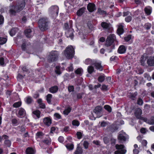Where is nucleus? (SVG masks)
I'll return each mask as SVG.
<instances>
[{"instance_id":"34","label":"nucleus","mask_w":154,"mask_h":154,"mask_svg":"<svg viewBox=\"0 0 154 154\" xmlns=\"http://www.w3.org/2000/svg\"><path fill=\"white\" fill-rule=\"evenodd\" d=\"M85 63L86 64H94L92 62V60L90 59H87L86 60Z\"/></svg>"},{"instance_id":"46","label":"nucleus","mask_w":154,"mask_h":154,"mask_svg":"<svg viewBox=\"0 0 154 154\" xmlns=\"http://www.w3.org/2000/svg\"><path fill=\"white\" fill-rule=\"evenodd\" d=\"M21 105V103L20 102H16L13 105L14 107H19Z\"/></svg>"},{"instance_id":"13","label":"nucleus","mask_w":154,"mask_h":154,"mask_svg":"<svg viewBox=\"0 0 154 154\" xmlns=\"http://www.w3.org/2000/svg\"><path fill=\"white\" fill-rule=\"evenodd\" d=\"M126 134L125 133H120L119 136L118 138L120 140L122 141H125L126 140Z\"/></svg>"},{"instance_id":"16","label":"nucleus","mask_w":154,"mask_h":154,"mask_svg":"<svg viewBox=\"0 0 154 154\" xmlns=\"http://www.w3.org/2000/svg\"><path fill=\"white\" fill-rule=\"evenodd\" d=\"M126 49V48L125 46L123 45H121L119 47L118 51L119 53L123 54L125 52Z\"/></svg>"},{"instance_id":"63","label":"nucleus","mask_w":154,"mask_h":154,"mask_svg":"<svg viewBox=\"0 0 154 154\" xmlns=\"http://www.w3.org/2000/svg\"><path fill=\"white\" fill-rule=\"evenodd\" d=\"M12 122L13 124H16L17 122V120L15 119H13L12 120Z\"/></svg>"},{"instance_id":"52","label":"nucleus","mask_w":154,"mask_h":154,"mask_svg":"<svg viewBox=\"0 0 154 154\" xmlns=\"http://www.w3.org/2000/svg\"><path fill=\"white\" fill-rule=\"evenodd\" d=\"M131 35H129L127 37H125V40L126 41H128L131 39Z\"/></svg>"},{"instance_id":"60","label":"nucleus","mask_w":154,"mask_h":154,"mask_svg":"<svg viewBox=\"0 0 154 154\" xmlns=\"http://www.w3.org/2000/svg\"><path fill=\"white\" fill-rule=\"evenodd\" d=\"M58 141L60 143H62L63 141V138L62 137H60L58 139Z\"/></svg>"},{"instance_id":"56","label":"nucleus","mask_w":154,"mask_h":154,"mask_svg":"<svg viewBox=\"0 0 154 154\" xmlns=\"http://www.w3.org/2000/svg\"><path fill=\"white\" fill-rule=\"evenodd\" d=\"M74 89L73 86H69L68 87V90L69 92H71L73 91Z\"/></svg>"},{"instance_id":"26","label":"nucleus","mask_w":154,"mask_h":154,"mask_svg":"<svg viewBox=\"0 0 154 154\" xmlns=\"http://www.w3.org/2000/svg\"><path fill=\"white\" fill-rule=\"evenodd\" d=\"M29 47L27 43H24L22 45V48L23 50L26 51L28 49Z\"/></svg>"},{"instance_id":"55","label":"nucleus","mask_w":154,"mask_h":154,"mask_svg":"<svg viewBox=\"0 0 154 154\" xmlns=\"http://www.w3.org/2000/svg\"><path fill=\"white\" fill-rule=\"evenodd\" d=\"M137 103L139 105H142L143 103V101L142 99L139 98L137 100Z\"/></svg>"},{"instance_id":"15","label":"nucleus","mask_w":154,"mask_h":154,"mask_svg":"<svg viewBox=\"0 0 154 154\" xmlns=\"http://www.w3.org/2000/svg\"><path fill=\"white\" fill-rule=\"evenodd\" d=\"M32 31L30 29H27L25 30V35L26 37L27 38H30L32 36V35L31 34Z\"/></svg>"},{"instance_id":"42","label":"nucleus","mask_w":154,"mask_h":154,"mask_svg":"<svg viewBox=\"0 0 154 154\" xmlns=\"http://www.w3.org/2000/svg\"><path fill=\"white\" fill-rule=\"evenodd\" d=\"M83 71L81 69L78 68L75 71V73L77 74H81Z\"/></svg>"},{"instance_id":"43","label":"nucleus","mask_w":154,"mask_h":154,"mask_svg":"<svg viewBox=\"0 0 154 154\" xmlns=\"http://www.w3.org/2000/svg\"><path fill=\"white\" fill-rule=\"evenodd\" d=\"M137 92H136L134 94L132 93L131 94L130 97L132 99L134 100V98H135V97L137 96Z\"/></svg>"},{"instance_id":"14","label":"nucleus","mask_w":154,"mask_h":154,"mask_svg":"<svg viewBox=\"0 0 154 154\" xmlns=\"http://www.w3.org/2000/svg\"><path fill=\"white\" fill-rule=\"evenodd\" d=\"M51 10L53 11V14L55 16H56L58 14V8L57 6L52 7L51 8Z\"/></svg>"},{"instance_id":"18","label":"nucleus","mask_w":154,"mask_h":154,"mask_svg":"<svg viewBox=\"0 0 154 154\" xmlns=\"http://www.w3.org/2000/svg\"><path fill=\"white\" fill-rule=\"evenodd\" d=\"M116 149L119 150L120 152L123 150H126L124 149L125 146L123 145L116 144L115 146Z\"/></svg>"},{"instance_id":"49","label":"nucleus","mask_w":154,"mask_h":154,"mask_svg":"<svg viewBox=\"0 0 154 154\" xmlns=\"http://www.w3.org/2000/svg\"><path fill=\"white\" fill-rule=\"evenodd\" d=\"M144 77L145 78H146L149 81H150L151 79V77L147 74L145 73L144 74Z\"/></svg>"},{"instance_id":"1","label":"nucleus","mask_w":154,"mask_h":154,"mask_svg":"<svg viewBox=\"0 0 154 154\" xmlns=\"http://www.w3.org/2000/svg\"><path fill=\"white\" fill-rule=\"evenodd\" d=\"M25 5V2L23 1L21 4H18L16 6L11 5L10 6L9 12L12 15H15L17 12H18L23 9Z\"/></svg>"},{"instance_id":"40","label":"nucleus","mask_w":154,"mask_h":154,"mask_svg":"<svg viewBox=\"0 0 154 154\" xmlns=\"http://www.w3.org/2000/svg\"><path fill=\"white\" fill-rule=\"evenodd\" d=\"M105 79V77L103 75L100 76L98 78V81L100 82H103Z\"/></svg>"},{"instance_id":"24","label":"nucleus","mask_w":154,"mask_h":154,"mask_svg":"<svg viewBox=\"0 0 154 154\" xmlns=\"http://www.w3.org/2000/svg\"><path fill=\"white\" fill-rule=\"evenodd\" d=\"M101 26L104 28L108 29L110 25L105 22H103L101 23Z\"/></svg>"},{"instance_id":"31","label":"nucleus","mask_w":154,"mask_h":154,"mask_svg":"<svg viewBox=\"0 0 154 154\" xmlns=\"http://www.w3.org/2000/svg\"><path fill=\"white\" fill-rule=\"evenodd\" d=\"M88 71L89 73H92L94 71V67L91 66H89L88 68Z\"/></svg>"},{"instance_id":"6","label":"nucleus","mask_w":154,"mask_h":154,"mask_svg":"<svg viewBox=\"0 0 154 154\" xmlns=\"http://www.w3.org/2000/svg\"><path fill=\"white\" fill-rule=\"evenodd\" d=\"M142 111L139 108L136 109L135 110L134 114L136 118L138 119H141L146 121V119L141 117Z\"/></svg>"},{"instance_id":"64","label":"nucleus","mask_w":154,"mask_h":154,"mask_svg":"<svg viewBox=\"0 0 154 154\" xmlns=\"http://www.w3.org/2000/svg\"><path fill=\"white\" fill-rule=\"evenodd\" d=\"M142 143L143 146H146L147 143V142L146 140H143L142 141Z\"/></svg>"},{"instance_id":"33","label":"nucleus","mask_w":154,"mask_h":154,"mask_svg":"<svg viewBox=\"0 0 154 154\" xmlns=\"http://www.w3.org/2000/svg\"><path fill=\"white\" fill-rule=\"evenodd\" d=\"M148 123L150 125H154V117H151L148 120Z\"/></svg>"},{"instance_id":"45","label":"nucleus","mask_w":154,"mask_h":154,"mask_svg":"<svg viewBox=\"0 0 154 154\" xmlns=\"http://www.w3.org/2000/svg\"><path fill=\"white\" fill-rule=\"evenodd\" d=\"M5 143L8 147H10L11 145L10 141L8 140H6L5 141Z\"/></svg>"},{"instance_id":"44","label":"nucleus","mask_w":154,"mask_h":154,"mask_svg":"<svg viewBox=\"0 0 154 154\" xmlns=\"http://www.w3.org/2000/svg\"><path fill=\"white\" fill-rule=\"evenodd\" d=\"M145 11L146 13L148 15H149L151 12V10L147 8H145Z\"/></svg>"},{"instance_id":"23","label":"nucleus","mask_w":154,"mask_h":154,"mask_svg":"<svg viewBox=\"0 0 154 154\" xmlns=\"http://www.w3.org/2000/svg\"><path fill=\"white\" fill-rule=\"evenodd\" d=\"M82 150L81 148L78 146L76 151L75 152V154H82Z\"/></svg>"},{"instance_id":"59","label":"nucleus","mask_w":154,"mask_h":154,"mask_svg":"<svg viewBox=\"0 0 154 154\" xmlns=\"http://www.w3.org/2000/svg\"><path fill=\"white\" fill-rule=\"evenodd\" d=\"M39 107L42 109H44L45 108V105L43 103H41L39 104Z\"/></svg>"},{"instance_id":"58","label":"nucleus","mask_w":154,"mask_h":154,"mask_svg":"<svg viewBox=\"0 0 154 154\" xmlns=\"http://www.w3.org/2000/svg\"><path fill=\"white\" fill-rule=\"evenodd\" d=\"M4 63V58L2 57L0 58V64L1 65H3Z\"/></svg>"},{"instance_id":"32","label":"nucleus","mask_w":154,"mask_h":154,"mask_svg":"<svg viewBox=\"0 0 154 154\" xmlns=\"http://www.w3.org/2000/svg\"><path fill=\"white\" fill-rule=\"evenodd\" d=\"M6 38L0 37V44L2 45L5 43L7 42Z\"/></svg>"},{"instance_id":"8","label":"nucleus","mask_w":154,"mask_h":154,"mask_svg":"<svg viewBox=\"0 0 154 154\" xmlns=\"http://www.w3.org/2000/svg\"><path fill=\"white\" fill-rule=\"evenodd\" d=\"M87 9L90 12H92L96 10L95 5L93 3H89L87 6Z\"/></svg>"},{"instance_id":"25","label":"nucleus","mask_w":154,"mask_h":154,"mask_svg":"<svg viewBox=\"0 0 154 154\" xmlns=\"http://www.w3.org/2000/svg\"><path fill=\"white\" fill-rule=\"evenodd\" d=\"M32 113L34 115H35L38 118H39L40 117V112L39 110H36L35 111H34L32 112Z\"/></svg>"},{"instance_id":"38","label":"nucleus","mask_w":154,"mask_h":154,"mask_svg":"<svg viewBox=\"0 0 154 154\" xmlns=\"http://www.w3.org/2000/svg\"><path fill=\"white\" fill-rule=\"evenodd\" d=\"M104 108L109 112H111L112 111V109L110 106L109 105H105L104 106Z\"/></svg>"},{"instance_id":"4","label":"nucleus","mask_w":154,"mask_h":154,"mask_svg":"<svg viewBox=\"0 0 154 154\" xmlns=\"http://www.w3.org/2000/svg\"><path fill=\"white\" fill-rule=\"evenodd\" d=\"M58 53L56 51H51L49 54L48 57V61L51 63L56 61L58 58Z\"/></svg>"},{"instance_id":"11","label":"nucleus","mask_w":154,"mask_h":154,"mask_svg":"<svg viewBox=\"0 0 154 154\" xmlns=\"http://www.w3.org/2000/svg\"><path fill=\"white\" fill-rule=\"evenodd\" d=\"M73 30L72 29H71L69 30H67L66 32V34L67 37H69L71 39H72L73 37Z\"/></svg>"},{"instance_id":"22","label":"nucleus","mask_w":154,"mask_h":154,"mask_svg":"<svg viewBox=\"0 0 154 154\" xmlns=\"http://www.w3.org/2000/svg\"><path fill=\"white\" fill-rule=\"evenodd\" d=\"M85 8H82L80 9L77 12V14L78 16H81L84 12Z\"/></svg>"},{"instance_id":"61","label":"nucleus","mask_w":154,"mask_h":154,"mask_svg":"<svg viewBox=\"0 0 154 154\" xmlns=\"http://www.w3.org/2000/svg\"><path fill=\"white\" fill-rule=\"evenodd\" d=\"M140 132L143 134H145L146 133V129L145 128H142L140 129Z\"/></svg>"},{"instance_id":"51","label":"nucleus","mask_w":154,"mask_h":154,"mask_svg":"<svg viewBox=\"0 0 154 154\" xmlns=\"http://www.w3.org/2000/svg\"><path fill=\"white\" fill-rule=\"evenodd\" d=\"M76 135L78 139H80L82 138V133L80 132H77L76 133Z\"/></svg>"},{"instance_id":"5","label":"nucleus","mask_w":154,"mask_h":154,"mask_svg":"<svg viewBox=\"0 0 154 154\" xmlns=\"http://www.w3.org/2000/svg\"><path fill=\"white\" fill-rule=\"evenodd\" d=\"M116 38L115 35L113 34L109 35L107 38L105 42V45L106 46L111 45L116 39Z\"/></svg>"},{"instance_id":"28","label":"nucleus","mask_w":154,"mask_h":154,"mask_svg":"<svg viewBox=\"0 0 154 154\" xmlns=\"http://www.w3.org/2000/svg\"><path fill=\"white\" fill-rule=\"evenodd\" d=\"M16 29L14 28L11 30L9 33L11 36H13L16 34Z\"/></svg>"},{"instance_id":"62","label":"nucleus","mask_w":154,"mask_h":154,"mask_svg":"<svg viewBox=\"0 0 154 154\" xmlns=\"http://www.w3.org/2000/svg\"><path fill=\"white\" fill-rule=\"evenodd\" d=\"M102 89L103 90H106L107 89V86L105 85H103L102 86Z\"/></svg>"},{"instance_id":"30","label":"nucleus","mask_w":154,"mask_h":154,"mask_svg":"<svg viewBox=\"0 0 154 154\" xmlns=\"http://www.w3.org/2000/svg\"><path fill=\"white\" fill-rule=\"evenodd\" d=\"M52 95L51 94H48L46 97V100L47 102L49 103H51V99L52 97Z\"/></svg>"},{"instance_id":"41","label":"nucleus","mask_w":154,"mask_h":154,"mask_svg":"<svg viewBox=\"0 0 154 154\" xmlns=\"http://www.w3.org/2000/svg\"><path fill=\"white\" fill-rule=\"evenodd\" d=\"M43 134L42 132H39L36 134V136L37 138H42L43 136Z\"/></svg>"},{"instance_id":"37","label":"nucleus","mask_w":154,"mask_h":154,"mask_svg":"<svg viewBox=\"0 0 154 154\" xmlns=\"http://www.w3.org/2000/svg\"><path fill=\"white\" fill-rule=\"evenodd\" d=\"M97 12L98 14L101 15L106 14V12L105 11L102 10L100 8L98 9Z\"/></svg>"},{"instance_id":"20","label":"nucleus","mask_w":154,"mask_h":154,"mask_svg":"<svg viewBox=\"0 0 154 154\" xmlns=\"http://www.w3.org/2000/svg\"><path fill=\"white\" fill-rule=\"evenodd\" d=\"M35 152L34 150L31 148H28L26 150V154H34Z\"/></svg>"},{"instance_id":"12","label":"nucleus","mask_w":154,"mask_h":154,"mask_svg":"<svg viewBox=\"0 0 154 154\" xmlns=\"http://www.w3.org/2000/svg\"><path fill=\"white\" fill-rule=\"evenodd\" d=\"M18 116L20 118L24 117L26 115L24 109L22 108L20 109L18 111Z\"/></svg>"},{"instance_id":"53","label":"nucleus","mask_w":154,"mask_h":154,"mask_svg":"<svg viewBox=\"0 0 154 154\" xmlns=\"http://www.w3.org/2000/svg\"><path fill=\"white\" fill-rule=\"evenodd\" d=\"M131 20V17L130 16H128L126 17L125 19V20L126 22H130Z\"/></svg>"},{"instance_id":"35","label":"nucleus","mask_w":154,"mask_h":154,"mask_svg":"<svg viewBox=\"0 0 154 154\" xmlns=\"http://www.w3.org/2000/svg\"><path fill=\"white\" fill-rule=\"evenodd\" d=\"M55 71L56 74L58 75H60L61 74V72L60 69V67L59 66H56L55 70Z\"/></svg>"},{"instance_id":"7","label":"nucleus","mask_w":154,"mask_h":154,"mask_svg":"<svg viewBox=\"0 0 154 154\" xmlns=\"http://www.w3.org/2000/svg\"><path fill=\"white\" fill-rule=\"evenodd\" d=\"M102 107L101 106H98L95 107L94 110V112L97 115V117L99 118L102 116L100 113L102 111Z\"/></svg>"},{"instance_id":"57","label":"nucleus","mask_w":154,"mask_h":154,"mask_svg":"<svg viewBox=\"0 0 154 154\" xmlns=\"http://www.w3.org/2000/svg\"><path fill=\"white\" fill-rule=\"evenodd\" d=\"M4 22V18L3 17L0 15V25L2 24Z\"/></svg>"},{"instance_id":"39","label":"nucleus","mask_w":154,"mask_h":154,"mask_svg":"<svg viewBox=\"0 0 154 154\" xmlns=\"http://www.w3.org/2000/svg\"><path fill=\"white\" fill-rule=\"evenodd\" d=\"M151 27V24L149 23H146L144 25L145 28L146 29H150Z\"/></svg>"},{"instance_id":"54","label":"nucleus","mask_w":154,"mask_h":154,"mask_svg":"<svg viewBox=\"0 0 154 154\" xmlns=\"http://www.w3.org/2000/svg\"><path fill=\"white\" fill-rule=\"evenodd\" d=\"M54 116L56 118L58 119H61V116L58 113H55L54 115Z\"/></svg>"},{"instance_id":"36","label":"nucleus","mask_w":154,"mask_h":154,"mask_svg":"<svg viewBox=\"0 0 154 154\" xmlns=\"http://www.w3.org/2000/svg\"><path fill=\"white\" fill-rule=\"evenodd\" d=\"M67 148L69 150H72L73 148V145L72 144H67L66 145Z\"/></svg>"},{"instance_id":"19","label":"nucleus","mask_w":154,"mask_h":154,"mask_svg":"<svg viewBox=\"0 0 154 154\" xmlns=\"http://www.w3.org/2000/svg\"><path fill=\"white\" fill-rule=\"evenodd\" d=\"M94 65L96 68L100 71L103 70L102 66L101 65V63H96L94 64Z\"/></svg>"},{"instance_id":"17","label":"nucleus","mask_w":154,"mask_h":154,"mask_svg":"<svg viewBox=\"0 0 154 154\" xmlns=\"http://www.w3.org/2000/svg\"><path fill=\"white\" fill-rule=\"evenodd\" d=\"M117 33L119 35L122 34L123 32V26L122 24H120L119 26V28L117 31Z\"/></svg>"},{"instance_id":"21","label":"nucleus","mask_w":154,"mask_h":154,"mask_svg":"<svg viewBox=\"0 0 154 154\" xmlns=\"http://www.w3.org/2000/svg\"><path fill=\"white\" fill-rule=\"evenodd\" d=\"M58 90V88L57 86H54L50 88V91L52 93H55Z\"/></svg>"},{"instance_id":"3","label":"nucleus","mask_w":154,"mask_h":154,"mask_svg":"<svg viewBox=\"0 0 154 154\" xmlns=\"http://www.w3.org/2000/svg\"><path fill=\"white\" fill-rule=\"evenodd\" d=\"M47 19L45 18L41 19L38 21V26L40 30L43 31L48 28Z\"/></svg>"},{"instance_id":"2","label":"nucleus","mask_w":154,"mask_h":154,"mask_svg":"<svg viewBox=\"0 0 154 154\" xmlns=\"http://www.w3.org/2000/svg\"><path fill=\"white\" fill-rule=\"evenodd\" d=\"M74 53V50L71 46H68L64 52V54L67 59H70L73 57Z\"/></svg>"},{"instance_id":"29","label":"nucleus","mask_w":154,"mask_h":154,"mask_svg":"<svg viewBox=\"0 0 154 154\" xmlns=\"http://www.w3.org/2000/svg\"><path fill=\"white\" fill-rule=\"evenodd\" d=\"M71 110V108L70 107H68V108L65 109L63 112V114L64 115H67L70 112Z\"/></svg>"},{"instance_id":"50","label":"nucleus","mask_w":154,"mask_h":154,"mask_svg":"<svg viewBox=\"0 0 154 154\" xmlns=\"http://www.w3.org/2000/svg\"><path fill=\"white\" fill-rule=\"evenodd\" d=\"M72 124L73 125L78 126L79 125V123L77 121L73 120L72 122Z\"/></svg>"},{"instance_id":"9","label":"nucleus","mask_w":154,"mask_h":154,"mask_svg":"<svg viewBox=\"0 0 154 154\" xmlns=\"http://www.w3.org/2000/svg\"><path fill=\"white\" fill-rule=\"evenodd\" d=\"M44 124L48 126H49L51 123V120L50 118L48 117H46L43 119Z\"/></svg>"},{"instance_id":"10","label":"nucleus","mask_w":154,"mask_h":154,"mask_svg":"<svg viewBox=\"0 0 154 154\" xmlns=\"http://www.w3.org/2000/svg\"><path fill=\"white\" fill-rule=\"evenodd\" d=\"M147 63L149 66H154V56L149 57L147 60Z\"/></svg>"},{"instance_id":"27","label":"nucleus","mask_w":154,"mask_h":154,"mask_svg":"<svg viewBox=\"0 0 154 154\" xmlns=\"http://www.w3.org/2000/svg\"><path fill=\"white\" fill-rule=\"evenodd\" d=\"M51 141L50 138L44 140L42 141V143L47 145L50 144L51 143Z\"/></svg>"},{"instance_id":"48","label":"nucleus","mask_w":154,"mask_h":154,"mask_svg":"<svg viewBox=\"0 0 154 154\" xmlns=\"http://www.w3.org/2000/svg\"><path fill=\"white\" fill-rule=\"evenodd\" d=\"M32 101V99L31 97H28L26 98V102L27 104H30L31 103Z\"/></svg>"},{"instance_id":"47","label":"nucleus","mask_w":154,"mask_h":154,"mask_svg":"<svg viewBox=\"0 0 154 154\" xmlns=\"http://www.w3.org/2000/svg\"><path fill=\"white\" fill-rule=\"evenodd\" d=\"M83 145L85 149H87L88 148L89 143L87 141H84Z\"/></svg>"}]
</instances>
